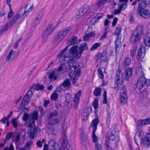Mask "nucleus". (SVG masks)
Listing matches in <instances>:
<instances>
[{
  "label": "nucleus",
  "mask_w": 150,
  "mask_h": 150,
  "mask_svg": "<svg viewBox=\"0 0 150 150\" xmlns=\"http://www.w3.org/2000/svg\"><path fill=\"white\" fill-rule=\"evenodd\" d=\"M112 132L110 134H107L105 139V146L107 148L106 150H108V148H110L111 149H114L117 147V142L116 140L119 139V136L118 132L116 129L114 127H112Z\"/></svg>",
  "instance_id": "nucleus-1"
},
{
  "label": "nucleus",
  "mask_w": 150,
  "mask_h": 150,
  "mask_svg": "<svg viewBox=\"0 0 150 150\" xmlns=\"http://www.w3.org/2000/svg\"><path fill=\"white\" fill-rule=\"evenodd\" d=\"M143 32L142 26L138 25L131 36L130 38V42L134 44L139 43Z\"/></svg>",
  "instance_id": "nucleus-2"
},
{
  "label": "nucleus",
  "mask_w": 150,
  "mask_h": 150,
  "mask_svg": "<svg viewBox=\"0 0 150 150\" xmlns=\"http://www.w3.org/2000/svg\"><path fill=\"white\" fill-rule=\"evenodd\" d=\"M123 77L122 70L118 67V69L116 72V76L115 77L114 87V88L117 91L119 90L120 86L123 83Z\"/></svg>",
  "instance_id": "nucleus-3"
},
{
  "label": "nucleus",
  "mask_w": 150,
  "mask_h": 150,
  "mask_svg": "<svg viewBox=\"0 0 150 150\" xmlns=\"http://www.w3.org/2000/svg\"><path fill=\"white\" fill-rule=\"evenodd\" d=\"M28 6V5H26L24 8L25 10L24 12L21 15L20 14L17 13L16 15H15L13 16L12 18L10 20L8 21V23L10 24L11 26L15 24L17 21L19 19V18L21 17H23V18H25L26 17L28 13L31 11L33 9V5L31 6L28 8V9L26 10V8Z\"/></svg>",
  "instance_id": "nucleus-4"
},
{
  "label": "nucleus",
  "mask_w": 150,
  "mask_h": 150,
  "mask_svg": "<svg viewBox=\"0 0 150 150\" xmlns=\"http://www.w3.org/2000/svg\"><path fill=\"white\" fill-rule=\"evenodd\" d=\"M71 29V26H69L57 32V35L54 37L56 41L58 42H59L64 38L67 36L68 33Z\"/></svg>",
  "instance_id": "nucleus-5"
},
{
  "label": "nucleus",
  "mask_w": 150,
  "mask_h": 150,
  "mask_svg": "<svg viewBox=\"0 0 150 150\" xmlns=\"http://www.w3.org/2000/svg\"><path fill=\"white\" fill-rule=\"evenodd\" d=\"M56 26L54 27L53 25L52 24H49L46 26L43 31L42 35L44 42L47 40L48 37L52 34Z\"/></svg>",
  "instance_id": "nucleus-6"
},
{
  "label": "nucleus",
  "mask_w": 150,
  "mask_h": 150,
  "mask_svg": "<svg viewBox=\"0 0 150 150\" xmlns=\"http://www.w3.org/2000/svg\"><path fill=\"white\" fill-rule=\"evenodd\" d=\"M70 70L73 67L74 70L73 73L74 76L71 78V81L74 84H75L76 83V81L78 79L81 74L80 69L77 67L76 65H74V63L73 62L72 64V67L69 65Z\"/></svg>",
  "instance_id": "nucleus-7"
},
{
  "label": "nucleus",
  "mask_w": 150,
  "mask_h": 150,
  "mask_svg": "<svg viewBox=\"0 0 150 150\" xmlns=\"http://www.w3.org/2000/svg\"><path fill=\"white\" fill-rule=\"evenodd\" d=\"M146 7L140 6L138 5V13L140 16L144 18H148L150 16V13L148 10L145 9Z\"/></svg>",
  "instance_id": "nucleus-8"
},
{
  "label": "nucleus",
  "mask_w": 150,
  "mask_h": 150,
  "mask_svg": "<svg viewBox=\"0 0 150 150\" xmlns=\"http://www.w3.org/2000/svg\"><path fill=\"white\" fill-rule=\"evenodd\" d=\"M33 93L30 90H29L24 96L21 104L25 106L28 105L31 100V97L33 95Z\"/></svg>",
  "instance_id": "nucleus-9"
},
{
  "label": "nucleus",
  "mask_w": 150,
  "mask_h": 150,
  "mask_svg": "<svg viewBox=\"0 0 150 150\" xmlns=\"http://www.w3.org/2000/svg\"><path fill=\"white\" fill-rule=\"evenodd\" d=\"M145 77L143 76H141L139 78L137 83L136 85V87L134 89L136 90H139L140 91L145 84Z\"/></svg>",
  "instance_id": "nucleus-10"
},
{
  "label": "nucleus",
  "mask_w": 150,
  "mask_h": 150,
  "mask_svg": "<svg viewBox=\"0 0 150 150\" xmlns=\"http://www.w3.org/2000/svg\"><path fill=\"white\" fill-rule=\"evenodd\" d=\"M150 133H147L145 136V137L140 139L141 145L146 146L147 147L150 145V129L149 130Z\"/></svg>",
  "instance_id": "nucleus-11"
},
{
  "label": "nucleus",
  "mask_w": 150,
  "mask_h": 150,
  "mask_svg": "<svg viewBox=\"0 0 150 150\" xmlns=\"http://www.w3.org/2000/svg\"><path fill=\"white\" fill-rule=\"evenodd\" d=\"M80 47L79 48V52L77 54V55L75 56L76 59H79L83 52L87 50L88 49V47L86 42L83 43L82 44H80Z\"/></svg>",
  "instance_id": "nucleus-12"
},
{
  "label": "nucleus",
  "mask_w": 150,
  "mask_h": 150,
  "mask_svg": "<svg viewBox=\"0 0 150 150\" xmlns=\"http://www.w3.org/2000/svg\"><path fill=\"white\" fill-rule=\"evenodd\" d=\"M114 0H99L93 7V9L95 11H97L99 9H100L105 4L107 1L109 3L111 2Z\"/></svg>",
  "instance_id": "nucleus-13"
},
{
  "label": "nucleus",
  "mask_w": 150,
  "mask_h": 150,
  "mask_svg": "<svg viewBox=\"0 0 150 150\" xmlns=\"http://www.w3.org/2000/svg\"><path fill=\"white\" fill-rule=\"evenodd\" d=\"M146 50L145 47L142 46L139 49L137 56V58L138 60L141 61L143 59L145 54Z\"/></svg>",
  "instance_id": "nucleus-14"
},
{
  "label": "nucleus",
  "mask_w": 150,
  "mask_h": 150,
  "mask_svg": "<svg viewBox=\"0 0 150 150\" xmlns=\"http://www.w3.org/2000/svg\"><path fill=\"white\" fill-rule=\"evenodd\" d=\"M82 91L81 90L79 91L78 92L76 93L74 97V107L75 108H76L77 106L79 104L80 100V97L81 95Z\"/></svg>",
  "instance_id": "nucleus-15"
},
{
  "label": "nucleus",
  "mask_w": 150,
  "mask_h": 150,
  "mask_svg": "<svg viewBox=\"0 0 150 150\" xmlns=\"http://www.w3.org/2000/svg\"><path fill=\"white\" fill-rule=\"evenodd\" d=\"M137 124L139 126H143L145 125L150 124V118H147L144 120H139Z\"/></svg>",
  "instance_id": "nucleus-16"
},
{
  "label": "nucleus",
  "mask_w": 150,
  "mask_h": 150,
  "mask_svg": "<svg viewBox=\"0 0 150 150\" xmlns=\"http://www.w3.org/2000/svg\"><path fill=\"white\" fill-rule=\"evenodd\" d=\"M89 8V6L87 5H84L83 8L80 9L79 11V15H77L79 18L81 16H83L88 11Z\"/></svg>",
  "instance_id": "nucleus-17"
},
{
  "label": "nucleus",
  "mask_w": 150,
  "mask_h": 150,
  "mask_svg": "<svg viewBox=\"0 0 150 150\" xmlns=\"http://www.w3.org/2000/svg\"><path fill=\"white\" fill-rule=\"evenodd\" d=\"M50 147V150H58L56 147L57 145V144L55 142V141L53 139H50L48 142V145Z\"/></svg>",
  "instance_id": "nucleus-18"
},
{
  "label": "nucleus",
  "mask_w": 150,
  "mask_h": 150,
  "mask_svg": "<svg viewBox=\"0 0 150 150\" xmlns=\"http://www.w3.org/2000/svg\"><path fill=\"white\" fill-rule=\"evenodd\" d=\"M80 136L81 140V142L83 146L84 147H86V140L87 139L86 136L83 130H82L81 131Z\"/></svg>",
  "instance_id": "nucleus-19"
},
{
  "label": "nucleus",
  "mask_w": 150,
  "mask_h": 150,
  "mask_svg": "<svg viewBox=\"0 0 150 150\" xmlns=\"http://www.w3.org/2000/svg\"><path fill=\"white\" fill-rule=\"evenodd\" d=\"M96 118L93 120L91 124V126L93 127L92 131H96L97 129V126L98 124L99 120L98 117Z\"/></svg>",
  "instance_id": "nucleus-20"
},
{
  "label": "nucleus",
  "mask_w": 150,
  "mask_h": 150,
  "mask_svg": "<svg viewBox=\"0 0 150 150\" xmlns=\"http://www.w3.org/2000/svg\"><path fill=\"white\" fill-rule=\"evenodd\" d=\"M10 24L8 22L7 23L5 24L4 25L1 26V29L0 30V35L2 34L3 33L7 30L8 29L11 27Z\"/></svg>",
  "instance_id": "nucleus-21"
},
{
  "label": "nucleus",
  "mask_w": 150,
  "mask_h": 150,
  "mask_svg": "<svg viewBox=\"0 0 150 150\" xmlns=\"http://www.w3.org/2000/svg\"><path fill=\"white\" fill-rule=\"evenodd\" d=\"M78 46L76 45H74L72 46L70 49V52L72 54H73L74 57L76 59L75 57L77 55V54L79 52V51L77 50V49Z\"/></svg>",
  "instance_id": "nucleus-22"
},
{
  "label": "nucleus",
  "mask_w": 150,
  "mask_h": 150,
  "mask_svg": "<svg viewBox=\"0 0 150 150\" xmlns=\"http://www.w3.org/2000/svg\"><path fill=\"white\" fill-rule=\"evenodd\" d=\"M57 71V69H56L55 68L53 69L52 72L49 74L48 76L49 80L52 81L53 79L54 81H55L57 79V76L55 75Z\"/></svg>",
  "instance_id": "nucleus-23"
},
{
  "label": "nucleus",
  "mask_w": 150,
  "mask_h": 150,
  "mask_svg": "<svg viewBox=\"0 0 150 150\" xmlns=\"http://www.w3.org/2000/svg\"><path fill=\"white\" fill-rule=\"evenodd\" d=\"M37 17L35 18L33 22L34 26H37L39 23L41 18L42 16H40L39 13L36 14Z\"/></svg>",
  "instance_id": "nucleus-24"
},
{
  "label": "nucleus",
  "mask_w": 150,
  "mask_h": 150,
  "mask_svg": "<svg viewBox=\"0 0 150 150\" xmlns=\"http://www.w3.org/2000/svg\"><path fill=\"white\" fill-rule=\"evenodd\" d=\"M132 74V70L131 68L126 69L124 72V74L126 79L129 78Z\"/></svg>",
  "instance_id": "nucleus-25"
},
{
  "label": "nucleus",
  "mask_w": 150,
  "mask_h": 150,
  "mask_svg": "<svg viewBox=\"0 0 150 150\" xmlns=\"http://www.w3.org/2000/svg\"><path fill=\"white\" fill-rule=\"evenodd\" d=\"M120 96H125L127 97L126 87L125 86H122L120 89Z\"/></svg>",
  "instance_id": "nucleus-26"
},
{
  "label": "nucleus",
  "mask_w": 150,
  "mask_h": 150,
  "mask_svg": "<svg viewBox=\"0 0 150 150\" xmlns=\"http://www.w3.org/2000/svg\"><path fill=\"white\" fill-rule=\"evenodd\" d=\"M144 43L145 46L150 47V36H147L144 38Z\"/></svg>",
  "instance_id": "nucleus-27"
},
{
  "label": "nucleus",
  "mask_w": 150,
  "mask_h": 150,
  "mask_svg": "<svg viewBox=\"0 0 150 150\" xmlns=\"http://www.w3.org/2000/svg\"><path fill=\"white\" fill-rule=\"evenodd\" d=\"M71 83L70 81L68 79H67L65 80L63 83H61L59 86V87H61L63 86L65 87H68L71 85Z\"/></svg>",
  "instance_id": "nucleus-28"
},
{
  "label": "nucleus",
  "mask_w": 150,
  "mask_h": 150,
  "mask_svg": "<svg viewBox=\"0 0 150 150\" xmlns=\"http://www.w3.org/2000/svg\"><path fill=\"white\" fill-rule=\"evenodd\" d=\"M58 111L57 110H54L52 112H51L49 115L48 118L50 119L53 117L57 116L58 114Z\"/></svg>",
  "instance_id": "nucleus-29"
},
{
  "label": "nucleus",
  "mask_w": 150,
  "mask_h": 150,
  "mask_svg": "<svg viewBox=\"0 0 150 150\" xmlns=\"http://www.w3.org/2000/svg\"><path fill=\"white\" fill-rule=\"evenodd\" d=\"M101 93V89L100 88L96 87L94 90V95L98 97L100 95Z\"/></svg>",
  "instance_id": "nucleus-30"
},
{
  "label": "nucleus",
  "mask_w": 150,
  "mask_h": 150,
  "mask_svg": "<svg viewBox=\"0 0 150 150\" xmlns=\"http://www.w3.org/2000/svg\"><path fill=\"white\" fill-rule=\"evenodd\" d=\"M150 2V0H142V2L139 3L138 5L146 7V6L149 4Z\"/></svg>",
  "instance_id": "nucleus-31"
},
{
  "label": "nucleus",
  "mask_w": 150,
  "mask_h": 150,
  "mask_svg": "<svg viewBox=\"0 0 150 150\" xmlns=\"http://www.w3.org/2000/svg\"><path fill=\"white\" fill-rule=\"evenodd\" d=\"M13 137L14 133L13 132H11L7 133L6 136L5 143H6L8 141L11 137Z\"/></svg>",
  "instance_id": "nucleus-32"
},
{
  "label": "nucleus",
  "mask_w": 150,
  "mask_h": 150,
  "mask_svg": "<svg viewBox=\"0 0 150 150\" xmlns=\"http://www.w3.org/2000/svg\"><path fill=\"white\" fill-rule=\"evenodd\" d=\"M107 50L106 49L103 50V51L102 53L99 52L98 53L97 55V57L98 59H99V57H100L104 56L107 57Z\"/></svg>",
  "instance_id": "nucleus-33"
},
{
  "label": "nucleus",
  "mask_w": 150,
  "mask_h": 150,
  "mask_svg": "<svg viewBox=\"0 0 150 150\" xmlns=\"http://www.w3.org/2000/svg\"><path fill=\"white\" fill-rule=\"evenodd\" d=\"M44 88V86L42 84H40L38 83H37L35 86V89L37 91L39 90L42 91Z\"/></svg>",
  "instance_id": "nucleus-34"
},
{
  "label": "nucleus",
  "mask_w": 150,
  "mask_h": 150,
  "mask_svg": "<svg viewBox=\"0 0 150 150\" xmlns=\"http://www.w3.org/2000/svg\"><path fill=\"white\" fill-rule=\"evenodd\" d=\"M122 30V28L120 26L117 27L116 28V31L115 33V34L117 35V37L120 38V36Z\"/></svg>",
  "instance_id": "nucleus-35"
},
{
  "label": "nucleus",
  "mask_w": 150,
  "mask_h": 150,
  "mask_svg": "<svg viewBox=\"0 0 150 150\" xmlns=\"http://www.w3.org/2000/svg\"><path fill=\"white\" fill-rule=\"evenodd\" d=\"M96 131H92V141L93 142L96 143L98 142V139L96 135L95 132Z\"/></svg>",
  "instance_id": "nucleus-36"
},
{
  "label": "nucleus",
  "mask_w": 150,
  "mask_h": 150,
  "mask_svg": "<svg viewBox=\"0 0 150 150\" xmlns=\"http://www.w3.org/2000/svg\"><path fill=\"white\" fill-rule=\"evenodd\" d=\"M38 117V112L37 111H35L33 113L32 116L30 120H32L35 121L37 120Z\"/></svg>",
  "instance_id": "nucleus-37"
},
{
  "label": "nucleus",
  "mask_w": 150,
  "mask_h": 150,
  "mask_svg": "<svg viewBox=\"0 0 150 150\" xmlns=\"http://www.w3.org/2000/svg\"><path fill=\"white\" fill-rule=\"evenodd\" d=\"M98 74V76L100 79H103L104 78V75L102 72L101 69L100 68H98L97 69Z\"/></svg>",
  "instance_id": "nucleus-38"
},
{
  "label": "nucleus",
  "mask_w": 150,
  "mask_h": 150,
  "mask_svg": "<svg viewBox=\"0 0 150 150\" xmlns=\"http://www.w3.org/2000/svg\"><path fill=\"white\" fill-rule=\"evenodd\" d=\"M92 105L95 109L98 108V101L97 98L95 99Z\"/></svg>",
  "instance_id": "nucleus-39"
},
{
  "label": "nucleus",
  "mask_w": 150,
  "mask_h": 150,
  "mask_svg": "<svg viewBox=\"0 0 150 150\" xmlns=\"http://www.w3.org/2000/svg\"><path fill=\"white\" fill-rule=\"evenodd\" d=\"M100 43H96L94 44L92 46L90 49V50L92 51L94 50L97 49L98 47L100 45Z\"/></svg>",
  "instance_id": "nucleus-40"
},
{
  "label": "nucleus",
  "mask_w": 150,
  "mask_h": 150,
  "mask_svg": "<svg viewBox=\"0 0 150 150\" xmlns=\"http://www.w3.org/2000/svg\"><path fill=\"white\" fill-rule=\"evenodd\" d=\"M127 97L125 96H121L120 102L122 105L125 104L127 102Z\"/></svg>",
  "instance_id": "nucleus-41"
},
{
  "label": "nucleus",
  "mask_w": 150,
  "mask_h": 150,
  "mask_svg": "<svg viewBox=\"0 0 150 150\" xmlns=\"http://www.w3.org/2000/svg\"><path fill=\"white\" fill-rule=\"evenodd\" d=\"M131 62V59L129 57H127L125 58L124 61V65L129 66L130 65Z\"/></svg>",
  "instance_id": "nucleus-42"
},
{
  "label": "nucleus",
  "mask_w": 150,
  "mask_h": 150,
  "mask_svg": "<svg viewBox=\"0 0 150 150\" xmlns=\"http://www.w3.org/2000/svg\"><path fill=\"white\" fill-rule=\"evenodd\" d=\"M77 40V38L75 36H73L71 39V40L70 41V45H73L75 44Z\"/></svg>",
  "instance_id": "nucleus-43"
},
{
  "label": "nucleus",
  "mask_w": 150,
  "mask_h": 150,
  "mask_svg": "<svg viewBox=\"0 0 150 150\" xmlns=\"http://www.w3.org/2000/svg\"><path fill=\"white\" fill-rule=\"evenodd\" d=\"M98 20L94 16L90 20V23L92 25H94L95 24L98 22Z\"/></svg>",
  "instance_id": "nucleus-44"
},
{
  "label": "nucleus",
  "mask_w": 150,
  "mask_h": 150,
  "mask_svg": "<svg viewBox=\"0 0 150 150\" xmlns=\"http://www.w3.org/2000/svg\"><path fill=\"white\" fill-rule=\"evenodd\" d=\"M58 94L56 93H53L51 95V99L52 100H56L58 98Z\"/></svg>",
  "instance_id": "nucleus-45"
},
{
  "label": "nucleus",
  "mask_w": 150,
  "mask_h": 150,
  "mask_svg": "<svg viewBox=\"0 0 150 150\" xmlns=\"http://www.w3.org/2000/svg\"><path fill=\"white\" fill-rule=\"evenodd\" d=\"M107 92L105 91L103 93V103L105 104H107L108 103L107 99Z\"/></svg>",
  "instance_id": "nucleus-46"
},
{
  "label": "nucleus",
  "mask_w": 150,
  "mask_h": 150,
  "mask_svg": "<svg viewBox=\"0 0 150 150\" xmlns=\"http://www.w3.org/2000/svg\"><path fill=\"white\" fill-rule=\"evenodd\" d=\"M35 121L32 120H30L29 122V125H28V127L31 129L33 128L35 126Z\"/></svg>",
  "instance_id": "nucleus-47"
},
{
  "label": "nucleus",
  "mask_w": 150,
  "mask_h": 150,
  "mask_svg": "<svg viewBox=\"0 0 150 150\" xmlns=\"http://www.w3.org/2000/svg\"><path fill=\"white\" fill-rule=\"evenodd\" d=\"M30 118V115L27 113H25L22 118V120L27 121Z\"/></svg>",
  "instance_id": "nucleus-48"
},
{
  "label": "nucleus",
  "mask_w": 150,
  "mask_h": 150,
  "mask_svg": "<svg viewBox=\"0 0 150 150\" xmlns=\"http://www.w3.org/2000/svg\"><path fill=\"white\" fill-rule=\"evenodd\" d=\"M10 11L8 12L7 16L8 19H10L13 15V12L12 8H9Z\"/></svg>",
  "instance_id": "nucleus-49"
},
{
  "label": "nucleus",
  "mask_w": 150,
  "mask_h": 150,
  "mask_svg": "<svg viewBox=\"0 0 150 150\" xmlns=\"http://www.w3.org/2000/svg\"><path fill=\"white\" fill-rule=\"evenodd\" d=\"M102 146L101 144H100L98 142L95 143V149L96 150H100L102 149Z\"/></svg>",
  "instance_id": "nucleus-50"
},
{
  "label": "nucleus",
  "mask_w": 150,
  "mask_h": 150,
  "mask_svg": "<svg viewBox=\"0 0 150 150\" xmlns=\"http://www.w3.org/2000/svg\"><path fill=\"white\" fill-rule=\"evenodd\" d=\"M127 4L125 3L122 4L119 6V8L122 10H125L127 7Z\"/></svg>",
  "instance_id": "nucleus-51"
},
{
  "label": "nucleus",
  "mask_w": 150,
  "mask_h": 150,
  "mask_svg": "<svg viewBox=\"0 0 150 150\" xmlns=\"http://www.w3.org/2000/svg\"><path fill=\"white\" fill-rule=\"evenodd\" d=\"M54 124L52 123L48 122L47 125L48 128L53 131L54 130V128L53 127Z\"/></svg>",
  "instance_id": "nucleus-52"
},
{
  "label": "nucleus",
  "mask_w": 150,
  "mask_h": 150,
  "mask_svg": "<svg viewBox=\"0 0 150 150\" xmlns=\"http://www.w3.org/2000/svg\"><path fill=\"white\" fill-rule=\"evenodd\" d=\"M20 134L19 133H18L17 134V135L15 137V140L14 141L15 142L17 143H19V141L20 139Z\"/></svg>",
  "instance_id": "nucleus-53"
},
{
  "label": "nucleus",
  "mask_w": 150,
  "mask_h": 150,
  "mask_svg": "<svg viewBox=\"0 0 150 150\" xmlns=\"http://www.w3.org/2000/svg\"><path fill=\"white\" fill-rule=\"evenodd\" d=\"M13 50H11V51L9 52L6 58V62L8 61L9 60H10V58L11 57L12 55L13 54Z\"/></svg>",
  "instance_id": "nucleus-54"
},
{
  "label": "nucleus",
  "mask_w": 150,
  "mask_h": 150,
  "mask_svg": "<svg viewBox=\"0 0 150 150\" xmlns=\"http://www.w3.org/2000/svg\"><path fill=\"white\" fill-rule=\"evenodd\" d=\"M108 28V27H107L106 28L104 33L100 38V40H103L106 38V37L107 35V33H108V32L107 31Z\"/></svg>",
  "instance_id": "nucleus-55"
},
{
  "label": "nucleus",
  "mask_w": 150,
  "mask_h": 150,
  "mask_svg": "<svg viewBox=\"0 0 150 150\" xmlns=\"http://www.w3.org/2000/svg\"><path fill=\"white\" fill-rule=\"evenodd\" d=\"M120 40L119 38H117V39L115 41V47H120Z\"/></svg>",
  "instance_id": "nucleus-56"
},
{
  "label": "nucleus",
  "mask_w": 150,
  "mask_h": 150,
  "mask_svg": "<svg viewBox=\"0 0 150 150\" xmlns=\"http://www.w3.org/2000/svg\"><path fill=\"white\" fill-rule=\"evenodd\" d=\"M141 94L143 98H146L147 96L148 93L146 90H143L141 92Z\"/></svg>",
  "instance_id": "nucleus-57"
},
{
  "label": "nucleus",
  "mask_w": 150,
  "mask_h": 150,
  "mask_svg": "<svg viewBox=\"0 0 150 150\" xmlns=\"http://www.w3.org/2000/svg\"><path fill=\"white\" fill-rule=\"evenodd\" d=\"M35 133L31 131L29 133V137L30 139H33L35 138L34 135Z\"/></svg>",
  "instance_id": "nucleus-58"
},
{
  "label": "nucleus",
  "mask_w": 150,
  "mask_h": 150,
  "mask_svg": "<svg viewBox=\"0 0 150 150\" xmlns=\"http://www.w3.org/2000/svg\"><path fill=\"white\" fill-rule=\"evenodd\" d=\"M99 59H100V62L102 61H103L105 62H106L107 60H108V58L107 57H105L102 56L100 57H99Z\"/></svg>",
  "instance_id": "nucleus-59"
},
{
  "label": "nucleus",
  "mask_w": 150,
  "mask_h": 150,
  "mask_svg": "<svg viewBox=\"0 0 150 150\" xmlns=\"http://www.w3.org/2000/svg\"><path fill=\"white\" fill-rule=\"evenodd\" d=\"M16 118H15L13 119L12 121L13 125L15 128H17L18 126V123L16 121Z\"/></svg>",
  "instance_id": "nucleus-60"
},
{
  "label": "nucleus",
  "mask_w": 150,
  "mask_h": 150,
  "mask_svg": "<svg viewBox=\"0 0 150 150\" xmlns=\"http://www.w3.org/2000/svg\"><path fill=\"white\" fill-rule=\"evenodd\" d=\"M103 15L102 13H99L97 14L95 17L96 18L98 21L100 19L102 18L103 17Z\"/></svg>",
  "instance_id": "nucleus-61"
},
{
  "label": "nucleus",
  "mask_w": 150,
  "mask_h": 150,
  "mask_svg": "<svg viewBox=\"0 0 150 150\" xmlns=\"http://www.w3.org/2000/svg\"><path fill=\"white\" fill-rule=\"evenodd\" d=\"M121 11L122 10L119 7L118 9L115 10V11H113L112 13L115 15H117L120 14L121 13Z\"/></svg>",
  "instance_id": "nucleus-62"
},
{
  "label": "nucleus",
  "mask_w": 150,
  "mask_h": 150,
  "mask_svg": "<svg viewBox=\"0 0 150 150\" xmlns=\"http://www.w3.org/2000/svg\"><path fill=\"white\" fill-rule=\"evenodd\" d=\"M21 40L22 38H21L17 41L13 46V48L14 49H16L18 48V45L19 42L21 41Z\"/></svg>",
  "instance_id": "nucleus-63"
},
{
  "label": "nucleus",
  "mask_w": 150,
  "mask_h": 150,
  "mask_svg": "<svg viewBox=\"0 0 150 150\" xmlns=\"http://www.w3.org/2000/svg\"><path fill=\"white\" fill-rule=\"evenodd\" d=\"M6 12L4 8H2L0 12V18L1 17L5 15Z\"/></svg>",
  "instance_id": "nucleus-64"
}]
</instances>
